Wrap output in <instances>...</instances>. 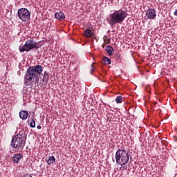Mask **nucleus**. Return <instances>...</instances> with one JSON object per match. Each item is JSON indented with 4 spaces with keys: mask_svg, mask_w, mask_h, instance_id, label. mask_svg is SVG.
I'll use <instances>...</instances> for the list:
<instances>
[{
    "mask_svg": "<svg viewBox=\"0 0 177 177\" xmlns=\"http://www.w3.org/2000/svg\"><path fill=\"white\" fill-rule=\"evenodd\" d=\"M25 75H28L29 77H32L33 78H35L37 77V74L35 73V71H34V67H32V66L28 67Z\"/></svg>",
    "mask_w": 177,
    "mask_h": 177,
    "instance_id": "0eeeda50",
    "label": "nucleus"
},
{
    "mask_svg": "<svg viewBox=\"0 0 177 177\" xmlns=\"http://www.w3.org/2000/svg\"><path fill=\"white\" fill-rule=\"evenodd\" d=\"M18 17L21 21H28L31 17V12L27 8H20L18 10Z\"/></svg>",
    "mask_w": 177,
    "mask_h": 177,
    "instance_id": "39448f33",
    "label": "nucleus"
},
{
    "mask_svg": "<svg viewBox=\"0 0 177 177\" xmlns=\"http://www.w3.org/2000/svg\"><path fill=\"white\" fill-rule=\"evenodd\" d=\"M174 15L177 16V9H176L175 12H174Z\"/></svg>",
    "mask_w": 177,
    "mask_h": 177,
    "instance_id": "412c9836",
    "label": "nucleus"
},
{
    "mask_svg": "<svg viewBox=\"0 0 177 177\" xmlns=\"http://www.w3.org/2000/svg\"><path fill=\"white\" fill-rule=\"evenodd\" d=\"M146 16L150 20H153L157 16V13L156 12V10L153 8H149L146 12Z\"/></svg>",
    "mask_w": 177,
    "mask_h": 177,
    "instance_id": "423d86ee",
    "label": "nucleus"
},
{
    "mask_svg": "<svg viewBox=\"0 0 177 177\" xmlns=\"http://www.w3.org/2000/svg\"><path fill=\"white\" fill-rule=\"evenodd\" d=\"M30 128H35V120L33 119L31 120L30 122Z\"/></svg>",
    "mask_w": 177,
    "mask_h": 177,
    "instance_id": "6ab92c4d",
    "label": "nucleus"
},
{
    "mask_svg": "<svg viewBox=\"0 0 177 177\" xmlns=\"http://www.w3.org/2000/svg\"><path fill=\"white\" fill-rule=\"evenodd\" d=\"M120 57H121V55L119 53L115 55V59H116V60H120Z\"/></svg>",
    "mask_w": 177,
    "mask_h": 177,
    "instance_id": "aec40b11",
    "label": "nucleus"
},
{
    "mask_svg": "<svg viewBox=\"0 0 177 177\" xmlns=\"http://www.w3.org/2000/svg\"><path fill=\"white\" fill-rule=\"evenodd\" d=\"M127 16L128 13H127V11H115L113 14H110V17L107 19V21L113 27V26H115L118 24H122V22L127 19Z\"/></svg>",
    "mask_w": 177,
    "mask_h": 177,
    "instance_id": "7ed1b4c3",
    "label": "nucleus"
},
{
    "mask_svg": "<svg viewBox=\"0 0 177 177\" xmlns=\"http://www.w3.org/2000/svg\"><path fill=\"white\" fill-rule=\"evenodd\" d=\"M155 104H157V102H155Z\"/></svg>",
    "mask_w": 177,
    "mask_h": 177,
    "instance_id": "5701e85b",
    "label": "nucleus"
},
{
    "mask_svg": "<svg viewBox=\"0 0 177 177\" xmlns=\"http://www.w3.org/2000/svg\"><path fill=\"white\" fill-rule=\"evenodd\" d=\"M84 36L86 38H91V37H93V33H92V30L90 29H86L84 30Z\"/></svg>",
    "mask_w": 177,
    "mask_h": 177,
    "instance_id": "4468645a",
    "label": "nucleus"
},
{
    "mask_svg": "<svg viewBox=\"0 0 177 177\" xmlns=\"http://www.w3.org/2000/svg\"><path fill=\"white\" fill-rule=\"evenodd\" d=\"M48 80H49V73L46 71H44L43 85H46V84H48Z\"/></svg>",
    "mask_w": 177,
    "mask_h": 177,
    "instance_id": "2eb2a0df",
    "label": "nucleus"
},
{
    "mask_svg": "<svg viewBox=\"0 0 177 177\" xmlns=\"http://www.w3.org/2000/svg\"><path fill=\"white\" fill-rule=\"evenodd\" d=\"M26 133L24 131H19V133L12 138L10 146L12 149H17L18 153H21L26 146Z\"/></svg>",
    "mask_w": 177,
    "mask_h": 177,
    "instance_id": "f257e3e1",
    "label": "nucleus"
},
{
    "mask_svg": "<svg viewBox=\"0 0 177 177\" xmlns=\"http://www.w3.org/2000/svg\"><path fill=\"white\" fill-rule=\"evenodd\" d=\"M105 51L108 53L109 56H113V52H114V48L111 46H107L105 48Z\"/></svg>",
    "mask_w": 177,
    "mask_h": 177,
    "instance_id": "ddd939ff",
    "label": "nucleus"
},
{
    "mask_svg": "<svg viewBox=\"0 0 177 177\" xmlns=\"http://www.w3.org/2000/svg\"><path fill=\"white\" fill-rule=\"evenodd\" d=\"M23 158V154L21 153H16L12 157V161L15 162V164L19 163V161Z\"/></svg>",
    "mask_w": 177,
    "mask_h": 177,
    "instance_id": "9d476101",
    "label": "nucleus"
},
{
    "mask_svg": "<svg viewBox=\"0 0 177 177\" xmlns=\"http://www.w3.org/2000/svg\"><path fill=\"white\" fill-rule=\"evenodd\" d=\"M102 60L103 63H104L105 64H111V59H110L107 57H104Z\"/></svg>",
    "mask_w": 177,
    "mask_h": 177,
    "instance_id": "f3484780",
    "label": "nucleus"
},
{
    "mask_svg": "<svg viewBox=\"0 0 177 177\" xmlns=\"http://www.w3.org/2000/svg\"><path fill=\"white\" fill-rule=\"evenodd\" d=\"M56 161V158L55 156H49L48 159L46 160L47 164L50 165V164H53Z\"/></svg>",
    "mask_w": 177,
    "mask_h": 177,
    "instance_id": "dca6fc26",
    "label": "nucleus"
},
{
    "mask_svg": "<svg viewBox=\"0 0 177 177\" xmlns=\"http://www.w3.org/2000/svg\"><path fill=\"white\" fill-rule=\"evenodd\" d=\"M115 102L116 103L120 104V103H122V96L119 95L116 97L115 99Z\"/></svg>",
    "mask_w": 177,
    "mask_h": 177,
    "instance_id": "a211bd4d",
    "label": "nucleus"
},
{
    "mask_svg": "<svg viewBox=\"0 0 177 177\" xmlns=\"http://www.w3.org/2000/svg\"><path fill=\"white\" fill-rule=\"evenodd\" d=\"M55 17L57 20H64V19H66V16L64 15V13L62 12H56L55 15Z\"/></svg>",
    "mask_w": 177,
    "mask_h": 177,
    "instance_id": "f8f14e48",
    "label": "nucleus"
},
{
    "mask_svg": "<svg viewBox=\"0 0 177 177\" xmlns=\"http://www.w3.org/2000/svg\"><path fill=\"white\" fill-rule=\"evenodd\" d=\"M39 48H41L39 42H35L34 39H28L24 46H19V50L23 53V52H30L32 49H39Z\"/></svg>",
    "mask_w": 177,
    "mask_h": 177,
    "instance_id": "20e7f679",
    "label": "nucleus"
},
{
    "mask_svg": "<svg viewBox=\"0 0 177 177\" xmlns=\"http://www.w3.org/2000/svg\"><path fill=\"white\" fill-rule=\"evenodd\" d=\"M115 161L118 165H121L123 169H127V164L129 162V151L124 149H119L115 153Z\"/></svg>",
    "mask_w": 177,
    "mask_h": 177,
    "instance_id": "f03ea898",
    "label": "nucleus"
},
{
    "mask_svg": "<svg viewBox=\"0 0 177 177\" xmlns=\"http://www.w3.org/2000/svg\"><path fill=\"white\" fill-rule=\"evenodd\" d=\"M19 118L21 120H27L28 118V112L27 111H20L19 112Z\"/></svg>",
    "mask_w": 177,
    "mask_h": 177,
    "instance_id": "9b49d317",
    "label": "nucleus"
},
{
    "mask_svg": "<svg viewBox=\"0 0 177 177\" xmlns=\"http://www.w3.org/2000/svg\"><path fill=\"white\" fill-rule=\"evenodd\" d=\"M34 78L32 76L24 75V84L25 85L30 86L34 82Z\"/></svg>",
    "mask_w": 177,
    "mask_h": 177,
    "instance_id": "6e6552de",
    "label": "nucleus"
},
{
    "mask_svg": "<svg viewBox=\"0 0 177 177\" xmlns=\"http://www.w3.org/2000/svg\"><path fill=\"white\" fill-rule=\"evenodd\" d=\"M41 125H38V126H37V129H41Z\"/></svg>",
    "mask_w": 177,
    "mask_h": 177,
    "instance_id": "4be33fe9",
    "label": "nucleus"
},
{
    "mask_svg": "<svg viewBox=\"0 0 177 177\" xmlns=\"http://www.w3.org/2000/svg\"><path fill=\"white\" fill-rule=\"evenodd\" d=\"M32 67L35 74H39V75L42 74V72L44 71V66L41 65H36L35 66Z\"/></svg>",
    "mask_w": 177,
    "mask_h": 177,
    "instance_id": "1a4fd4ad",
    "label": "nucleus"
}]
</instances>
